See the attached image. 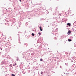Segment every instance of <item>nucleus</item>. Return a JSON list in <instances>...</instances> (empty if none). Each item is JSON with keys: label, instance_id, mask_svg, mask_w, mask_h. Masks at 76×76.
Here are the masks:
<instances>
[{"label": "nucleus", "instance_id": "f257e3e1", "mask_svg": "<svg viewBox=\"0 0 76 76\" xmlns=\"http://www.w3.org/2000/svg\"><path fill=\"white\" fill-rule=\"evenodd\" d=\"M71 32V31L70 30H69L68 31V32H67V34L68 35H69Z\"/></svg>", "mask_w": 76, "mask_h": 76}, {"label": "nucleus", "instance_id": "f03ea898", "mask_svg": "<svg viewBox=\"0 0 76 76\" xmlns=\"http://www.w3.org/2000/svg\"><path fill=\"white\" fill-rule=\"evenodd\" d=\"M67 25L68 26H71V24H70V23H68L67 24Z\"/></svg>", "mask_w": 76, "mask_h": 76}, {"label": "nucleus", "instance_id": "7ed1b4c3", "mask_svg": "<svg viewBox=\"0 0 76 76\" xmlns=\"http://www.w3.org/2000/svg\"><path fill=\"white\" fill-rule=\"evenodd\" d=\"M39 28H40V30L41 31H42V28L41 27H39Z\"/></svg>", "mask_w": 76, "mask_h": 76}, {"label": "nucleus", "instance_id": "20e7f679", "mask_svg": "<svg viewBox=\"0 0 76 76\" xmlns=\"http://www.w3.org/2000/svg\"><path fill=\"white\" fill-rule=\"evenodd\" d=\"M72 41V40L71 39H68V41L69 42H71Z\"/></svg>", "mask_w": 76, "mask_h": 76}, {"label": "nucleus", "instance_id": "39448f33", "mask_svg": "<svg viewBox=\"0 0 76 76\" xmlns=\"http://www.w3.org/2000/svg\"><path fill=\"white\" fill-rule=\"evenodd\" d=\"M17 65V64L16 63H15V64H14V65H13V66H16Z\"/></svg>", "mask_w": 76, "mask_h": 76}, {"label": "nucleus", "instance_id": "423d86ee", "mask_svg": "<svg viewBox=\"0 0 76 76\" xmlns=\"http://www.w3.org/2000/svg\"><path fill=\"white\" fill-rule=\"evenodd\" d=\"M32 35L33 36H34L35 35V34H34L32 33Z\"/></svg>", "mask_w": 76, "mask_h": 76}, {"label": "nucleus", "instance_id": "0eeeda50", "mask_svg": "<svg viewBox=\"0 0 76 76\" xmlns=\"http://www.w3.org/2000/svg\"><path fill=\"white\" fill-rule=\"evenodd\" d=\"M11 75L12 76H15V75H14V74H12Z\"/></svg>", "mask_w": 76, "mask_h": 76}, {"label": "nucleus", "instance_id": "6e6552de", "mask_svg": "<svg viewBox=\"0 0 76 76\" xmlns=\"http://www.w3.org/2000/svg\"><path fill=\"white\" fill-rule=\"evenodd\" d=\"M40 61H43V60L42 58H41L40 59Z\"/></svg>", "mask_w": 76, "mask_h": 76}, {"label": "nucleus", "instance_id": "1a4fd4ad", "mask_svg": "<svg viewBox=\"0 0 76 76\" xmlns=\"http://www.w3.org/2000/svg\"><path fill=\"white\" fill-rule=\"evenodd\" d=\"M10 66H11V67H12V64H11L10 65Z\"/></svg>", "mask_w": 76, "mask_h": 76}, {"label": "nucleus", "instance_id": "9d476101", "mask_svg": "<svg viewBox=\"0 0 76 76\" xmlns=\"http://www.w3.org/2000/svg\"><path fill=\"white\" fill-rule=\"evenodd\" d=\"M38 34L39 35H41V33L40 32H39L38 33Z\"/></svg>", "mask_w": 76, "mask_h": 76}, {"label": "nucleus", "instance_id": "9b49d317", "mask_svg": "<svg viewBox=\"0 0 76 76\" xmlns=\"http://www.w3.org/2000/svg\"><path fill=\"white\" fill-rule=\"evenodd\" d=\"M41 74H43V72H41Z\"/></svg>", "mask_w": 76, "mask_h": 76}, {"label": "nucleus", "instance_id": "f8f14e48", "mask_svg": "<svg viewBox=\"0 0 76 76\" xmlns=\"http://www.w3.org/2000/svg\"><path fill=\"white\" fill-rule=\"evenodd\" d=\"M19 1H20L21 2V1H22V0H19Z\"/></svg>", "mask_w": 76, "mask_h": 76}, {"label": "nucleus", "instance_id": "ddd939ff", "mask_svg": "<svg viewBox=\"0 0 76 76\" xmlns=\"http://www.w3.org/2000/svg\"><path fill=\"white\" fill-rule=\"evenodd\" d=\"M6 10H7V9H6Z\"/></svg>", "mask_w": 76, "mask_h": 76}]
</instances>
